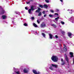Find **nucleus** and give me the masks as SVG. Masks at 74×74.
Returning <instances> with one entry per match:
<instances>
[{"label": "nucleus", "instance_id": "33", "mask_svg": "<svg viewBox=\"0 0 74 74\" xmlns=\"http://www.w3.org/2000/svg\"><path fill=\"white\" fill-rule=\"evenodd\" d=\"M55 37L56 38H58V36L57 35H56Z\"/></svg>", "mask_w": 74, "mask_h": 74}, {"label": "nucleus", "instance_id": "28", "mask_svg": "<svg viewBox=\"0 0 74 74\" xmlns=\"http://www.w3.org/2000/svg\"><path fill=\"white\" fill-rule=\"evenodd\" d=\"M30 2H31V1H29L28 2H27L26 3L27 4H30Z\"/></svg>", "mask_w": 74, "mask_h": 74}, {"label": "nucleus", "instance_id": "31", "mask_svg": "<svg viewBox=\"0 0 74 74\" xmlns=\"http://www.w3.org/2000/svg\"><path fill=\"white\" fill-rule=\"evenodd\" d=\"M46 3H49V0H45Z\"/></svg>", "mask_w": 74, "mask_h": 74}, {"label": "nucleus", "instance_id": "41", "mask_svg": "<svg viewBox=\"0 0 74 74\" xmlns=\"http://www.w3.org/2000/svg\"><path fill=\"white\" fill-rule=\"evenodd\" d=\"M55 15H57L58 16V13H55Z\"/></svg>", "mask_w": 74, "mask_h": 74}, {"label": "nucleus", "instance_id": "12", "mask_svg": "<svg viewBox=\"0 0 74 74\" xmlns=\"http://www.w3.org/2000/svg\"><path fill=\"white\" fill-rule=\"evenodd\" d=\"M28 12L30 14H32V10L31 9H29L28 10Z\"/></svg>", "mask_w": 74, "mask_h": 74}, {"label": "nucleus", "instance_id": "6", "mask_svg": "<svg viewBox=\"0 0 74 74\" xmlns=\"http://www.w3.org/2000/svg\"><path fill=\"white\" fill-rule=\"evenodd\" d=\"M41 27H45V26H46V25L45 23H43L41 24Z\"/></svg>", "mask_w": 74, "mask_h": 74}, {"label": "nucleus", "instance_id": "44", "mask_svg": "<svg viewBox=\"0 0 74 74\" xmlns=\"http://www.w3.org/2000/svg\"><path fill=\"white\" fill-rule=\"evenodd\" d=\"M29 1H33V0H29Z\"/></svg>", "mask_w": 74, "mask_h": 74}, {"label": "nucleus", "instance_id": "26", "mask_svg": "<svg viewBox=\"0 0 74 74\" xmlns=\"http://www.w3.org/2000/svg\"><path fill=\"white\" fill-rule=\"evenodd\" d=\"M41 12H40L39 13V14H38V16H41Z\"/></svg>", "mask_w": 74, "mask_h": 74}, {"label": "nucleus", "instance_id": "47", "mask_svg": "<svg viewBox=\"0 0 74 74\" xmlns=\"http://www.w3.org/2000/svg\"><path fill=\"white\" fill-rule=\"evenodd\" d=\"M16 14H18V13H16Z\"/></svg>", "mask_w": 74, "mask_h": 74}, {"label": "nucleus", "instance_id": "2", "mask_svg": "<svg viewBox=\"0 0 74 74\" xmlns=\"http://www.w3.org/2000/svg\"><path fill=\"white\" fill-rule=\"evenodd\" d=\"M33 72L34 74H40V72H37L36 70H33Z\"/></svg>", "mask_w": 74, "mask_h": 74}, {"label": "nucleus", "instance_id": "30", "mask_svg": "<svg viewBox=\"0 0 74 74\" xmlns=\"http://www.w3.org/2000/svg\"><path fill=\"white\" fill-rule=\"evenodd\" d=\"M31 18L32 20H34V17H31Z\"/></svg>", "mask_w": 74, "mask_h": 74}, {"label": "nucleus", "instance_id": "39", "mask_svg": "<svg viewBox=\"0 0 74 74\" xmlns=\"http://www.w3.org/2000/svg\"><path fill=\"white\" fill-rule=\"evenodd\" d=\"M44 17H46V16H47V14H44Z\"/></svg>", "mask_w": 74, "mask_h": 74}, {"label": "nucleus", "instance_id": "4", "mask_svg": "<svg viewBox=\"0 0 74 74\" xmlns=\"http://www.w3.org/2000/svg\"><path fill=\"white\" fill-rule=\"evenodd\" d=\"M67 47L65 45H64V51H67Z\"/></svg>", "mask_w": 74, "mask_h": 74}, {"label": "nucleus", "instance_id": "37", "mask_svg": "<svg viewBox=\"0 0 74 74\" xmlns=\"http://www.w3.org/2000/svg\"><path fill=\"white\" fill-rule=\"evenodd\" d=\"M65 32H64V31H62V34H64V33H65Z\"/></svg>", "mask_w": 74, "mask_h": 74}, {"label": "nucleus", "instance_id": "24", "mask_svg": "<svg viewBox=\"0 0 74 74\" xmlns=\"http://www.w3.org/2000/svg\"><path fill=\"white\" fill-rule=\"evenodd\" d=\"M39 7H40V8H43V6H42V5H39Z\"/></svg>", "mask_w": 74, "mask_h": 74}, {"label": "nucleus", "instance_id": "35", "mask_svg": "<svg viewBox=\"0 0 74 74\" xmlns=\"http://www.w3.org/2000/svg\"><path fill=\"white\" fill-rule=\"evenodd\" d=\"M37 22L38 23H40V21H39L38 20H37Z\"/></svg>", "mask_w": 74, "mask_h": 74}, {"label": "nucleus", "instance_id": "25", "mask_svg": "<svg viewBox=\"0 0 74 74\" xmlns=\"http://www.w3.org/2000/svg\"><path fill=\"white\" fill-rule=\"evenodd\" d=\"M24 26H27V24L26 23H25L24 25Z\"/></svg>", "mask_w": 74, "mask_h": 74}, {"label": "nucleus", "instance_id": "8", "mask_svg": "<svg viewBox=\"0 0 74 74\" xmlns=\"http://www.w3.org/2000/svg\"><path fill=\"white\" fill-rule=\"evenodd\" d=\"M69 54H70V57L71 58H72L73 57V52H70L69 53Z\"/></svg>", "mask_w": 74, "mask_h": 74}, {"label": "nucleus", "instance_id": "19", "mask_svg": "<svg viewBox=\"0 0 74 74\" xmlns=\"http://www.w3.org/2000/svg\"><path fill=\"white\" fill-rule=\"evenodd\" d=\"M31 9L33 11V10H34V7L33 6H31Z\"/></svg>", "mask_w": 74, "mask_h": 74}, {"label": "nucleus", "instance_id": "36", "mask_svg": "<svg viewBox=\"0 0 74 74\" xmlns=\"http://www.w3.org/2000/svg\"><path fill=\"white\" fill-rule=\"evenodd\" d=\"M50 11H51V12L53 13V10H51Z\"/></svg>", "mask_w": 74, "mask_h": 74}, {"label": "nucleus", "instance_id": "38", "mask_svg": "<svg viewBox=\"0 0 74 74\" xmlns=\"http://www.w3.org/2000/svg\"><path fill=\"white\" fill-rule=\"evenodd\" d=\"M25 10H28V8H27V7H25Z\"/></svg>", "mask_w": 74, "mask_h": 74}, {"label": "nucleus", "instance_id": "7", "mask_svg": "<svg viewBox=\"0 0 74 74\" xmlns=\"http://www.w3.org/2000/svg\"><path fill=\"white\" fill-rule=\"evenodd\" d=\"M51 66L53 67H55V68H57L58 67V65L56 64H52Z\"/></svg>", "mask_w": 74, "mask_h": 74}, {"label": "nucleus", "instance_id": "3", "mask_svg": "<svg viewBox=\"0 0 74 74\" xmlns=\"http://www.w3.org/2000/svg\"><path fill=\"white\" fill-rule=\"evenodd\" d=\"M67 34H68V36H69V37L70 38H71V36H72V34H71V32H68Z\"/></svg>", "mask_w": 74, "mask_h": 74}, {"label": "nucleus", "instance_id": "16", "mask_svg": "<svg viewBox=\"0 0 74 74\" xmlns=\"http://www.w3.org/2000/svg\"><path fill=\"white\" fill-rule=\"evenodd\" d=\"M49 69H50V70H54V69L53 68V67H52V66L49 67Z\"/></svg>", "mask_w": 74, "mask_h": 74}, {"label": "nucleus", "instance_id": "9", "mask_svg": "<svg viewBox=\"0 0 74 74\" xmlns=\"http://www.w3.org/2000/svg\"><path fill=\"white\" fill-rule=\"evenodd\" d=\"M40 10H41V8H38V10H37L35 11L36 12H38V13H39L40 12Z\"/></svg>", "mask_w": 74, "mask_h": 74}, {"label": "nucleus", "instance_id": "27", "mask_svg": "<svg viewBox=\"0 0 74 74\" xmlns=\"http://www.w3.org/2000/svg\"><path fill=\"white\" fill-rule=\"evenodd\" d=\"M61 23L62 25H64V22L63 21H61Z\"/></svg>", "mask_w": 74, "mask_h": 74}, {"label": "nucleus", "instance_id": "23", "mask_svg": "<svg viewBox=\"0 0 74 74\" xmlns=\"http://www.w3.org/2000/svg\"><path fill=\"white\" fill-rule=\"evenodd\" d=\"M44 6V7H45V8H48V5L46 4H45Z\"/></svg>", "mask_w": 74, "mask_h": 74}, {"label": "nucleus", "instance_id": "42", "mask_svg": "<svg viewBox=\"0 0 74 74\" xmlns=\"http://www.w3.org/2000/svg\"><path fill=\"white\" fill-rule=\"evenodd\" d=\"M35 34L36 35L37 34V32L36 31L35 32Z\"/></svg>", "mask_w": 74, "mask_h": 74}, {"label": "nucleus", "instance_id": "15", "mask_svg": "<svg viewBox=\"0 0 74 74\" xmlns=\"http://www.w3.org/2000/svg\"><path fill=\"white\" fill-rule=\"evenodd\" d=\"M33 25L34 26V27H38V26L35 23H33Z\"/></svg>", "mask_w": 74, "mask_h": 74}, {"label": "nucleus", "instance_id": "1", "mask_svg": "<svg viewBox=\"0 0 74 74\" xmlns=\"http://www.w3.org/2000/svg\"><path fill=\"white\" fill-rule=\"evenodd\" d=\"M51 59L53 62H56L58 60V58L57 56H53L51 57Z\"/></svg>", "mask_w": 74, "mask_h": 74}, {"label": "nucleus", "instance_id": "11", "mask_svg": "<svg viewBox=\"0 0 74 74\" xmlns=\"http://www.w3.org/2000/svg\"><path fill=\"white\" fill-rule=\"evenodd\" d=\"M61 61L62 62V65H64V61H63V59H61Z\"/></svg>", "mask_w": 74, "mask_h": 74}, {"label": "nucleus", "instance_id": "32", "mask_svg": "<svg viewBox=\"0 0 74 74\" xmlns=\"http://www.w3.org/2000/svg\"><path fill=\"white\" fill-rule=\"evenodd\" d=\"M59 10L58 9H56V12H58Z\"/></svg>", "mask_w": 74, "mask_h": 74}, {"label": "nucleus", "instance_id": "18", "mask_svg": "<svg viewBox=\"0 0 74 74\" xmlns=\"http://www.w3.org/2000/svg\"><path fill=\"white\" fill-rule=\"evenodd\" d=\"M59 19V17H57L56 18H55V20L57 21L58 22V19Z\"/></svg>", "mask_w": 74, "mask_h": 74}, {"label": "nucleus", "instance_id": "22", "mask_svg": "<svg viewBox=\"0 0 74 74\" xmlns=\"http://www.w3.org/2000/svg\"><path fill=\"white\" fill-rule=\"evenodd\" d=\"M68 11H69L70 14H72V10H68Z\"/></svg>", "mask_w": 74, "mask_h": 74}, {"label": "nucleus", "instance_id": "21", "mask_svg": "<svg viewBox=\"0 0 74 74\" xmlns=\"http://www.w3.org/2000/svg\"><path fill=\"white\" fill-rule=\"evenodd\" d=\"M51 26H53L54 27H56V25L54 24H52L51 25Z\"/></svg>", "mask_w": 74, "mask_h": 74}, {"label": "nucleus", "instance_id": "17", "mask_svg": "<svg viewBox=\"0 0 74 74\" xmlns=\"http://www.w3.org/2000/svg\"><path fill=\"white\" fill-rule=\"evenodd\" d=\"M49 35L50 36V38H51V39L52 38V34H49Z\"/></svg>", "mask_w": 74, "mask_h": 74}, {"label": "nucleus", "instance_id": "43", "mask_svg": "<svg viewBox=\"0 0 74 74\" xmlns=\"http://www.w3.org/2000/svg\"><path fill=\"white\" fill-rule=\"evenodd\" d=\"M60 1H61V2H62V3L63 2V0H60Z\"/></svg>", "mask_w": 74, "mask_h": 74}, {"label": "nucleus", "instance_id": "34", "mask_svg": "<svg viewBox=\"0 0 74 74\" xmlns=\"http://www.w3.org/2000/svg\"><path fill=\"white\" fill-rule=\"evenodd\" d=\"M42 13L43 14H45V11H43L42 12Z\"/></svg>", "mask_w": 74, "mask_h": 74}, {"label": "nucleus", "instance_id": "40", "mask_svg": "<svg viewBox=\"0 0 74 74\" xmlns=\"http://www.w3.org/2000/svg\"><path fill=\"white\" fill-rule=\"evenodd\" d=\"M17 69H15L14 67V71H15V70H16Z\"/></svg>", "mask_w": 74, "mask_h": 74}, {"label": "nucleus", "instance_id": "46", "mask_svg": "<svg viewBox=\"0 0 74 74\" xmlns=\"http://www.w3.org/2000/svg\"><path fill=\"white\" fill-rule=\"evenodd\" d=\"M72 23H74V22H73V21L72 22Z\"/></svg>", "mask_w": 74, "mask_h": 74}, {"label": "nucleus", "instance_id": "5", "mask_svg": "<svg viewBox=\"0 0 74 74\" xmlns=\"http://www.w3.org/2000/svg\"><path fill=\"white\" fill-rule=\"evenodd\" d=\"M65 58L67 62H69V59H68V58H67V56H66V54H65Z\"/></svg>", "mask_w": 74, "mask_h": 74}, {"label": "nucleus", "instance_id": "48", "mask_svg": "<svg viewBox=\"0 0 74 74\" xmlns=\"http://www.w3.org/2000/svg\"><path fill=\"white\" fill-rule=\"evenodd\" d=\"M47 12H48V11H47Z\"/></svg>", "mask_w": 74, "mask_h": 74}, {"label": "nucleus", "instance_id": "45", "mask_svg": "<svg viewBox=\"0 0 74 74\" xmlns=\"http://www.w3.org/2000/svg\"><path fill=\"white\" fill-rule=\"evenodd\" d=\"M54 22L55 23H56V22H55V20H54Z\"/></svg>", "mask_w": 74, "mask_h": 74}, {"label": "nucleus", "instance_id": "20", "mask_svg": "<svg viewBox=\"0 0 74 74\" xmlns=\"http://www.w3.org/2000/svg\"><path fill=\"white\" fill-rule=\"evenodd\" d=\"M2 18L3 19H5L7 18V17L6 16L3 15L2 16Z\"/></svg>", "mask_w": 74, "mask_h": 74}, {"label": "nucleus", "instance_id": "13", "mask_svg": "<svg viewBox=\"0 0 74 74\" xmlns=\"http://www.w3.org/2000/svg\"><path fill=\"white\" fill-rule=\"evenodd\" d=\"M42 36L44 37V38H46V35H45V34L44 33H42Z\"/></svg>", "mask_w": 74, "mask_h": 74}, {"label": "nucleus", "instance_id": "14", "mask_svg": "<svg viewBox=\"0 0 74 74\" xmlns=\"http://www.w3.org/2000/svg\"><path fill=\"white\" fill-rule=\"evenodd\" d=\"M23 71L25 73H26L28 72V71L26 70V69H25L23 70Z\"/></svg>", "mask_w": 74, "mask_h": 74}, {"label": "nucleus", "instance_id": "29", "mask_svg": "<svg viewBox=\"0 0 74 74\" xmlns=\"http://www.w3.org/2000/svg\"><path fill=\"white\" fill-rule=\"evenodd\" d=\"M49 16L50 17H52V16H53V15H52V14H49Z\"/></svg>", "mask_w": 74, "mask_h": 74}, {"label": "nucleus", "instance_id": "10", "mask_svg": "<svg viewBox=\"0 0 74 74\" xmlns=\"http://www.w3.org/2000/svg\"><path fill=\"white\" fill-rule=\"evenodd\" d=\"M13 74H14V73H13ZM14 74H21L20 73V71H17L14 72Z\"/></svg>", "mask_w": 74, "mask_h": 74}]
</instances>
